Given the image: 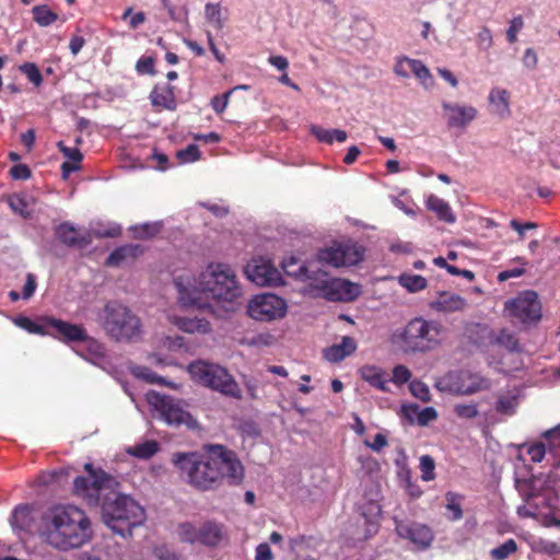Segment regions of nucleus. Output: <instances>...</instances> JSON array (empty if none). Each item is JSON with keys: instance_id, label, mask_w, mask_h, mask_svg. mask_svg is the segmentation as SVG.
I'll use <instances>...</instances> for the list:
<instances>
[{"instance_id": "nucleus-1", "label": "nucleus", "mask_w": 560, "mask_h": 560, "mask_svg": "<svg viewBox=\"0 0 560 560\" xmlns=\"http://www.w3.org/2000/svg\"><path fill=\"white\" fill-rule=\"evenodd\" d=\"M88 476H79L73 481L74 493L90 505L101 504V516L113 533L126 538L132 528L145 521L144 509L131 497L115 490L118 482L103 469H95L91 463L84 465Z\"/></svg>"}, {"instance_id": "nucleus-2", "label": "nucleus", "mask_w": 560, "mask_h": 560, "mask_svg": "<svg viewBox=\"0 0 560 560\" xmlns=\"http://www.w3.org/2000/svg\"><path fill=\"white\" fill-rule=\"evenodd\" d=\"M177 300L184 308L215 313L211 302L224 311H233L242 296V287L234 269L224 262L211 261L196 276L183 270L173 277Z\"/></svg>"}, {"instance_id": "nucleus-3", "label": "nucleus", "mask_w": 560, "mask_h": 560, "mask_svg": "<svg viewBox=\"0 0 560 560\" xmlns=\"http://www.w3.org/2000/svg\"><path fill=\"white\" fill-rule=\"evenodd\" d=\"M173 464L182 477L200 490L218 487L223 480L238 485L244 478V468L235 453L222 445L211 446L209 454L176 453Z\"/></svg>"}, {"instance_id": "nucleus-4", "label": "nucleus", "mask_w": 560, "mask_h": 560, "mask_svg": "<svg viewBox=\"0 0 560 560\" xmlns=\"http://www.w3.org/2000/svg\"><path fill=\"white\" fill-rule=\"evenodd\" d=\"M38 533L47 545L62 552L79 549L93 539L90 517L73 504L49 508L42 515Z\"/></svg>"}, {"instance_id": "nucleus-5", "label": "nucleus", "mask_w": 560, "mask_h": 560, "mask_svg": "<svg viewBox=\"0 0 560 560\" xmlns=\"http://www.w3.org/2000/svg\"><path fill=\"white\" fill-rule=\"evenodd\" d=\"M526 470L524 466L522 469H516L514 474L515 488L524 501V504L517 508V514L547 518L559 503L556 480L544 474L527 477L522 472Z\"/></svg>"}, {"instance_id": "nucleus-6", "label": "nucleus", "mask_w": 560, "mask_h": 560, "mask_svg": "<svg viewBox=\"0 0 560 560\" xmlns=\"http://www.w3.org/2000/svg\"><path fill=\"white\" fill-rule=\"evenodd\" d=\"M188 373L191 378L223 396L234 399H242V389L230 372L215 363L203 360L194 361L188 365Z\"/></svg>"}, {"instance_id": "nucleus-7", "label": "nucleus", "mask_w": 560, "mask_h": 560, "mask_svg": "<svg viewBox=\"0 0 560 560\" xmlns=\"http://www.w3.org/2000/svg\"><path fill=\"white\" fill-rule=\"evenodd\" d=\"M443 332L444 327L441 323L415 317L404 327L399 338L406 351L427 352L441 343Z\"/></svg>"}, {"instance_id": "nucleus-8", "label": "nucleus", "mask_w": 560, "mask_h": 560, "mask_svg": "<svg viewBox=\"0 0 560 560\" xmlns=\"http://www.w3.org/2000/svg\"><path fill=\"white\" fill-rule=\"evenodd\" d=\"M102 326L115 340H132L140 336V319L126 306L108 302L101 315Z\"/></svg>"}, {"instance_id": "nucleus-9", "label": "nucleus", "mask_w": 560, "mask_h": 560, "mask_svg": "<svg viewBox=\"0 0 560 560\" xmlns=\"http://www.w3.org/2000/svg\"><path fill=\"white\" fill-rule=\"evenodd\" d=\"M145 397L149 406L158 411L161 419L168 425H186L189 429L197 427V420L183 407L179 400L154 390H150Z\"/></svg>"}, {"instance_id": "nucleus-10", "label": "nucleus", "mask_w": 560, "mask_h": 560, "mask_svg": "<svg viewBox=\"0 0 560 560\" xmlns=\"http://www.w3.org/2000/svg\"><path fill=\"white\" fill-rule=\"evenodd\" d=\"M364 254L365 248L357 242H336L331 246L318 250L317 264L334 268L351 267L360 264Z\"/></svg>"}, {"instance_id": "nucleus-11", "label": "nucleus", "mask_w": 560, "mask_h": 560, "mask_svg": "<svg viewBox=\"0 0 560 560\" xmlns=\"http://www.w3.org/2000/svg\"><path fill=\"white\" fill-rule=\"evenodd\" d=\"M312 283L318 289L320 296L331 302H351L362 292L360 284L345 279L327 278L322 269L318 279Z\"/></svg>"}, {"instance_id": "nucleus-12", "label": "nucleus", "mask_w": 560, "mask_h": 560, "mask_svg": "<svg viewBox=\"0 0 560 560\" xmlns=\"http://www.w3.org/2000/svg\"><path fill=\"white\" fill-rule=\"evenodd\" d=\"M287 302L272 293L257 294L247 304V314L258 322H272L287 314Z\"/></svg>"}, {"instance_id": "nucleus-13", "label": "nucleus", "mask_w": 560, "mask_h": 560, "mask_svg": "<svg viewBox=\"0 0 560 560\" xmlns=\"http://www.w3.org/2000/svg\"><path fill=\"white\" fill-rule=\"evenodd\" d=\"M509 316L524 325L535 324L541 318V304L535 291L521 292L516 298L505 302Z\"/></svg>"}, {"instance_id": "nucleus-14", "label": "nucleus", "mask_w": 560, "mask_h": 560, "mask_svg": "<svg viewBox=\"0 0 560 560\" xmlns=\"http://www.w3.org/2000/svg\"><path fill=\"white\" fill-rule=\"evenodd\" d=\"M393 521L395 532L399 538L407 540L418 550H427L430 548L434 540V534L431 527L416 521L404 520L397 516H395Z\"/></svg>"}, {"instance_id": "nucleus-15", "label": "nucleus", "mask_w": 560, "mask_h": 560, "mask_svg": "<svg viewBox=\"0 0 560 560\" xmlns=\"http://www.w3.org/2000/svg\"><path fill=\"white\" fill-rule=\"evenodd\" d=\"M444 382L448 390L457 395H472L487 390L491 386V382L488 378L478 373L464 370L448 373Z\"/></svg>"}, {"instance_id": "nucleus-16", "label": "nucleus", "mask_w": 560, "mask_h": 560, "mask_svg": "<svg viewBox=\"0 0 560 560\" xmlns=\"http://www.w3.org/2000/svg\"><path fill=\"white\" fill-rule=\"evenodd\" d=\"M247 278L260 287H276L283 283L281 272L268 260H253L245 268Z\"/></svg>"}, {"instance_id": "nucleus-17", "label": "nucleus", "mask_w": 560, "mask_h": 560, "mask_svg": "<svg viewBox=\"0 0 560 560\" xmlns=\"http://www.w3.org/2000/svg\"><path fill=\"white\" fill-rule=\"evenodd\" d=\"M44 323L48 327V329H54V332L51 335L55 338L66 343L78 342L88 339L86 330L80 325L49 316L44 317Z\"/></svg>"}, {"instance_id": "nucleus-18", "label": "nucleus", "mask_w": 560, "mask_h": 560, "mask_svg": "<svg viewBox=\"0 0 560 560\" xmlns=\"http://www.w3.org/2000/svg\"><path fill=\"white\" fill-rule=\"evenodd\" d=\"M281 266L285 275L302 281L313 282V280L318 279V275L320 273V268L317 266V262L310 261L305 264L295 257L284 259Z\"/></svg>"}, {"instance_id": "nucleus-19", "label": "nucleus", "mask_w": 560, "mask_h": 560, "mask_svg": "<svg viewBox=\"0 0 560 560\" xmlns=\"http://www.w3.org/2000/svg\"><path fill=\"white\" fill-rule=\"evenodd\" d=\"M442 107L447 113V125L450 128L464 129L477 117V109L470 105L444 102Z\"/></svg>"}, {"instance_id": "nucleus-20", "label": "nucleus", "mask_w": 560, "mask_h": 560, "mask_svg": "<svg viewBox=\"0 0 560 560\" xmlns=\"http://www.w3.org/2000/svg\"><path fill=\"white\" fill-rule=\"evenodd\" d=\"M56 236L58 240L71 248H85L92 242L89 232L80 233L74 224L62 222L56 228Z\"/></svg>"}, {"instance_id": "nucleus-21", "label": "nucleus", "mask_w": 560, "mask_h": 560, "mask_svg": "<svg viewBox=\"0 0 560 560\" xmlns=\"http://www.w3.org/2000/svg\"><path fill=\"white\" fill-rule=\"evenodd\" d=\"M226 538V530L223 524L207 521L199 527V544L206 547H217Z\"/></svg>"}, {"instance_id": "nucleus-22", "label": "nucleus", "mask_w": 560, "mask_h": 560, "mask_svg": "<svg viewBox=\"0 0 560 560\" xmlns=\"http://www.w3.org/2000/svg\"><path fill=\"white\" fill-rule=\"evenodd\" d=\"M357 350V342L350 336H343L339 343L326 348L324 358L331 363H337L352 354Z\"/></svg>"}, {"instance_id": "nucleus-23", "label": "nucleus", "mask_w": 560, "mask_h": 560, "mask_svg": "<svg viewBox=\"0 0 560 560\" xmlns=\"http://www.w3.org/2000/svg\"><path fill=\"white\" fill-rule=\"evenodd\" d=\"M488 101L491 106L492 114L501 119H505L511 116L510 93L508 90L501 88L491 89Z\"/></svg>"}, {"instance_id": "nucleus-24", "label": "nucleus", "mask_w": 560, "mask_h": 560, "mask_svg": "<svg viewBox=\"0 0 560 560\" xmlns=\"http://www.w3.org/2000/svg\"><path fill=\"white\" fill-rule=\"evenodd\" d=\"M150 101L153 106L162 107L168 110L176 109L174 88L167 83L162 86H154L150 93Z\"/></svg>"}, {"instance_id": "nucleus-25", "label": "nucleus", "mask_w": 560, "mask_h": 560, "mask_svg": "<svg viewBox=\"0 0 560 560\" xmlns=\"http://www.w3.org/2000/svg\"><path fill=\"white\" fill-rule=\"evenodd\" d=\"M368 510L370 516L366 515L365 512L361 514L359 523L364 527L363 534L358 535L359 540H366L377 534L380 524L377 522V516L381 514V508L378 504L370 503L368 505Z\"/></svg>"}, {"instance_id": "nucleus-26", "label": "nucleus", "mask_w": 560, "mask_h": 560, "mask_svg": "<svg viewBox=\"0 0 560 560\" xmlns=\"http://www.w3.org/2000/svg\"><path fill=\"white\" fill-rule=\"evenodd\" d=\"M521 400V389L512 388L504 393L499 394L497 402H495V411L505 415L512 416L516 412V409L520 405Z\"/></svg>"}, {"instance_id": "nucleus-27", "label": "nucleus", "mask_w": 560, "mask_h": 560, "mask_svg": "<svg viewBox=\"0 0 560 560\" xmlns=\"http://www.w3.org/2000/svg\"><path fill=\"white\" fill-rule=\"evenodd\" d=\"M360 375L362 380L369 383L371 386L382 392H388L387 384L389 378L381 368L375 365H364L360 369Z\"/></svg>"}, {"instance_id": "nucleus-28", "label": "nucleus", "mask_w": 560, "mask_h": 560, "mask_svg": "<svg viewBox=\"0 0 560 560\" xmlns=\"http://www.w3.org/2000/svg\"><path fill=\"white\" fill-rule=\"evenodd\" d=\"M10 524L14 532H27L33 524L32 508L28 504H21L14 508Z\"/></svg>"}, {"instance_id": "nucleus-29", "label": "nucleus", "mask_w": 560, "mask_h": 560, "mask_svg": "<svg viewBox=\"0 0 560 560\" xmlns=\"http://www.w3.org/2000/svg\"><path fill=\"white\" fill-rule=\"evenodd\" d=\"M427 208L434 212L439 220L444 221L446 223H454L456 221V217L454 215L450 205L444 199L430 195L425 200Z\"/></svg>"}, {"instance_id": "nucleus-30", "label": "nucleus", "mask_w": 560, "mask_h": 560, "mask_svg": "<svg viewBox=\"0 0 560 560\" xmlns=\"http://www.w3.org/2000/svg\"><path fill=\"white\" fill-rule=\"evenodd\" d=\"M142 253L140 245H124L115 248L106 258L105 265L108 267H117L127 258H135Z\"/></svg>"}, {"instance_id": "nucleus-31", "label": "nucleus", "mask_w": 560, "mask_h": 560, "mask_svg": "<svg viewBox=\"0 0 560 560\" xmlns=\"http://www.w3.org/2000/svg\"><path fill=\"white\" fill-rule=\"evenodd\" d=\"M177 326L180 330L188 334H209L212 329L209 320L199 317H179Z\"/></svg>"}, {"instance_id": "nucleus-32", "label": "nucleus", "mask_w": 560, "mask_h": 560, "mask_svg": "<svg viewBox=\"0 0 560 560\" xmlns=\"http://www.w3.org/2000/svg\"><path fill=\"white\" fill-rule=\"evenodd\" d=\"M310 131L319 142L327 144H332L335 141L342 143L348 139V133L340 129H325L320 126L312 125Z\"/></svg>"}, {"instance_id": "nucleus-33", "label": "nucleus", "mask_w": 560, "mask_h": 560, "mask_svg": "<svg viewBox=\"0 0 560 560\" xmlns=\"http://www.w3.org/2000/svg\"><path fill=\"white\" fill-rule=\"evenodd\" d=\"M466 305L465 299L458 294L442 293L434 303V307L441 312L462 311Z\"/></svg>"}, {"instance_id": "nucleus-34", "label": "nucleus", "mask_w": 560, "mask_h": 560, "mask_svg": "<svg viewBox=\"0 0 560 560\" xmlns=\"http://www.w3.org/2000/svg\"><path fill=\"white\" fill-rule=\"evenodd\" d=\"M120 233L121 226L118 223L98 221L91 228L90 234H93L96 238H105L117 237Z\"/></svg>"}, {"instance_id": "nucleus-35", "label": "nucleus", "mask_w": 560, "mask_h": 560, "mask_svg": "<svg viewBox=\"0 0 560 560\" xmlns=\"http://www.w3.org/2000/svg\"><path fill=\"white\" fill-rule=\"evenodd\" d=\"M398 282L409 292L421 291L428 284L427 279L424 277L412 273H401L398 277Z\"/></svg>"}, {"instance_id": "nucleus-36", "label": "nucleus", "mask_w": 560, "mask_h": 560, "mask_svg": "<svg viewBox=\"0 0 560 560\" xmlns=\"http://www.w3.org/2000/svg\"><path fill=\"white\" fill-rule=\"evenodd\" d=\"M34 21L43 27L51 25L57 21L58 15L52 12L46 4L35 5L32 9Z\"/></svg>"}, {"instance_id": "nucleus-37", "label": "nucleus", "mask_w": 560, "mask_h": 560, "mask_svg": "<svg viewBox=\"0 0 560 560\" xmlns=\"http://www.w3.org/2000/svg\"><path fill=\"white\" fill-rule=\"evenodd\" d=\"M13 323L18 327H20L31 334H37V335L50 334L48 331V327L44 323V318L42 319V324H37V323L33 322L31 318L21 315V316L14 317Z\"/></svg>"}, {"instance_id": "nucleus-38", "label": "nucleus", "mask_w": 560, "mask_h": 560, "mask_svg": "<svg viewBox=\"0 0 560 560\" xmlns=\"http://www.w3.org/2000/svg\"><path fill=\"white\" fill-rule=\"evenodd\" d=\"M517 551V542L513 539H506L503 544L492 548L490 556L493 560H506Z\"/></svg>"}, {"instance_id": "nucleus-39", "label": "nucleus", "mask_w": 560, "mask_h": 560, "mask_svg": "<svg viewBox=\"0 0 560 560\" xmlns=\"http://www.w3.org/2000/svg\"><path fill=\"white\" fill-rule=\"evenodd\" d=\"M205 14L208 22L215 28L222 30L225 19L222 15V10L219 3H208L205 8Z\"/></svg>"}, {"instance_id": "nucleus-40", "label": "nucleus", "mask_w": 560, "mask_h": 560, "mask_svg": "<svg viewBox=\"0 0 560 560\" xmlns=\"http://www.w3.org/2000/svg\"><path fill=\"white\" fill-rule=\"evenodd\" d=\"M446 510L450 512L448 518L451 521H458L463 517V510L460 500L463 497L458 493L447 492L446 495Z\"/></svg>"}, {"instance_id": "nucleus-41", "label": "nucleus", "mask_w": 560, "mask_h": 560, "mask_svg": "<svg viewBox=\"0 0 560 560\" xmlns=\"http://www.w3.org/2000/svg\"><path fill=\"white\" fill-rule=\"evenodd\" d=\"M159 451V443L155 441H145L141 444L135 445L131 450H129V453L137 457L142 459H148L152 457L154 454H156Z\"/></svg>"}, {"instance_id": "nucleus-42", "label": "nucleus", "mask_w": 560, "mask_h": 560, "mask_svg": "<svg viewBox=\"0 0 560 560\" xmlns=\"http://www.w3.org/2000/svg\"><path fill=\"white\" fill-rule=\"evenodd\" d=\"M135 376L138 378L144 380L148 383L151 384H165L167 386H172L171 382H166L162 376H159L155 372H153L151 369L145 366H136L132 370Z\"/></svg>"}, {"instance_id": "nucleus-43", "label": "nucleus", "mask_w": 560, "mask_h": 560, "mask_svg": "<svg viewBox=\"0 0 560 560\" xmlns=\"http://www.w3.org/2000/svg\"><path fill=\"white\" fill-rule=\"evenodd\" d=\"M179 539L187 544L199 542V528H196L191 523L185 522L178 525Z\"/></svg>"}, {"instance_id": "nucleus-44", "label": "nucleus", "mask_w": 560, "mask_h": 560, "mask_svg": "<svg viewBox=\"0 0 560 560\" xmlns=\"http://www.w3.org/2000/svg\"><path fill=\"white\" fill-rule=\"evenodd\" d=\"M238 89L246 90V89H248V86L247 85H238V86H235L234 89L229 90L228 92H225L222 95H215L211 100V107H212V109L217 114H222L225 110V108L228 107L230 96L232 95V93L235 90H238Z\"/></svg>"}, {"instance_id": "nucleus-45", "label": "nucleus", "mask_w": 560, "mask_h": 560, "mask_svg": "<svg viewBox=\"0 0 560 560\" xmlns=\"http://www.w3.org/2000/svg\"><path fill=\"white\" fill-rule=\"evenodd\" d=\"M494 341L506 348L509 351H517L518 350V341L515 335L506 329H502L495 336Z\"/></svg>"}, {"instance_id": "nucleus-46", "label": "nucleus", "mask_w": 560, "mask_h": 560, "mask_svg": "<svg viewBox=\"0 0 560 560\" xmlns=\"http://www.w3.org/2000/svg\"><path fill=\"white\" fill-rule=\"evenodd\" d=\"M176 156L180 163H192L200 159V151L197 144H188L185 149L178 150Z\"/></svg>"}, {"instance_id": "nucleus-47", "label": "nucleus", "mask_w": 560, "mask_h": 560, "mask_svg": "<svg viewBox=\"0 0 560 560\" xmlns=\"http://www.w3.org/2000/svg\"><path fill=\"white\" fill-rule=\"evenodd\" d=\"M435 463L430 455H422L420 457V470L423 481H431L435 478L434 474Z\"/></svg>"}, {"instance_id": "nucleus-48", "label": "nucleus", "mask_w": 560, "mask_h": 560, "mask_svg": "<svg viewBox=\"0 0 560 560\" xmlns=\"http://www.w3.org/2000/svg\"><path fill=\"white\" fill-rule=\"evenodd\" d=\"M20 71L24 73L34 85L39 86L42 84L43 75L35 63L25 62L20 66Z\"/></svg>"}, {"instance_id": "nucleus-49", "label": "nucleus", "mask_w": 560, "mask_h": 560, "mask_svg": "<svg viewBox=\"0 0 560 560\" xmlns=\"http://www.w3.org/2000/svg\"><path fill=\"white\" fill-rule=\"evenodd\" d=\"M515 260L517 262H520L521 266L520 267H515V268H510V269H506V270H503V271L499 272L498 281L504 282V281H506L510 278H517V277H521V276H523L525 273L524 267L527 265V261L525 260V258L516 257Z\"/></svg>"}, {"instance_id": "nucleus-50", "label": "nucleus", "mask_w": 560, "mask_h": 560, "mask_svg": "<svg viewBox=\"0 0 560 560\" xmlns=\"http://www.w3.org/2000/svg\"><path fill=\"white\" fill-rule=\"evenodd\" d=\"M410 71L425 86H427L428 81L432 80V77H431V73H430L429 69L420 60L412 59Z\"/></svg>"}, {"instance_id": "nucleus-51", "label": "nucleus", "mask_w": 560, "mask_h": 560, "mask_svg": "<svg viewBox=\"0 0 560 560\" xmlns=\"http://www.w3.org/2000/svg\"><path fill=\"white\" fill-rule=\"evenodd\" d=\"M58 150L62 153V155L72 164L80 165V162L83 159V154L78 148H70L65 144L63 141H59L57 143Z\"/></svg>"}, {"instance_id": "nucleus-52", "label": "nucleus", "mask_w": 560, "mask_h": 560, "mask_svg": "<svg viewBox=\"0 0 560 560\" xmlns=\"http://www.w3.org/2000/svg\"><path fill=\"white\" fill-rule=\"evenodd\" d=\"M161 224L158 222L154 223H144L141 225H137L132 228V231L135 232V235L137 237L145 238V237H152L156 235L160 232Z\"/></svg>"}, {"instance_id": "nucleus-53", "label": "nucleus", "mask_w": 560, "mask_h": 560, "mask_svg": "<svg viewBox=\"0 0 560 560\" xmlns=\"http://www.w3.org/2000/svg\"><path fill=\"white\" fill-rule=\"evenodd\" d=\"M454 413L460 419H474L478 416V407L476 404H456Z\"/></svg>"}, {"instance_id": "nucleus-54", "label": "nucleus", "mask_w": 560, "mask_h": 560, "mask_svg": "<svg viewBox=\"0 0 560 560\" xmlns=\"http://www.w3.org/2000/svg\"><path fill=\"white\" fill-rule=\"evenodd\" d=\"M493 44V37L490 28L482 26L477 34V45L480 50H489Z\"/></svg>"}, {"instance_id": "nucleus-55", "label": "nucleus", "mask_w": 560, "mask_h": 560, "mask_svg": "<svg viewBox=\"0 0 560 560\" xmlns=\"http://www.w3.org/2000/svg\"><path fill=\"white\" fill-rule=\"evenodd\" d=\"M409 388L411 394L420 400L428 401L430 399L429 387L423 382L413 381L410 383Z\"/></svg>"}, {"instance_id": "nucleus-56", "label": "nucleus", "mask_w": 560, "mask_h": 560, "mask_svg": "<svg viewBox=\"0 0 560 560\" xmlns=\"http://www.w3.org/2000/svg\"><path fill=\"white\" fill-rule=\"evenodd\" d=\"M411 61L412 59L408 57L398 58L394 67V72L401 78H409L411 73Z\"/></svg>"}, {"instance_id": "nucleus-57", "label": "nucleus", "mask_w": 560, "mask_h": 560, "mask_svg": "<svg viewBox=\"0 0 560 560\" xmlns=\"http://www.w3.org/2000/svg\"><path fill=\"white\" fill-rule=\"evenodd\" d=\"M136 70L140 74H153L154 73V60L152 57L142 56L136 63Z\"/></svg>"}, {"instance_id": "nucleus-58", "label": "nucleus", "mask_w": 560, "mask_h": 560, "mask_svg": "<svg viewBox=\"0 0 560 560\" xmlns=\"http://www.w3.org/2000/svg\"><path fill=\"white\" fill-rule=\"evenodd\" d=\"M524 25L522 16H515L510 22V26L506 31V38L512 44L516 40L517 33L522 30Z\"/></svg>"}, {"instance_id": "nucleus-59", "label": "nucleus", "mask_w": 560, "mask_h": 560, "mask_svg": "<svg viewBox=\"0 0 560 560\" xmlns=\"http://www.w3.org/2000/svg\"><path fill=\"white\" fill-rule=\"evenodd\" d=\"M10 175L13 179L25 180L31 177L32 173L26 164H15L11 167Z\"/></svg>"}, {"instance_id": "nucleus-60", "label": "nucleus", "mask_w": 560, "mask_h": 560, "mask_svg": "<svg viewBox=\"0 0 560 560\" xmlns=\"http://www.w3.org/2000/svg\"><path fill=\"white\" fill-rule=\"evenodd\" d=\"M411 377L410 371L405 365H397L393 370L392 381L396 384H405Z\"/></svg>"}, {"instance_id": "nucleus-61", "label": "nucleus", "mask_w": 560, "mask_h": 560, "mask_svg": "<svg viewBox=\"0 0 560 560\" xmlns=\"http://www.w3.org/2000/svg\"><path fill=\"white\" fill-rule=\"evenodd\" d=\"M527 454L530 456V460L534 463H540L546 454L544 443H535L527 447Z\"/></svg>"}, {"instance_id": "nucleus-62", "label": "nucleus", "mask_w": 560, "mask_h": 560, "mask_svg": "<svg viewBox=\"0 0 560 560\" xmlns=\"http://www.w3.org/2000/svg\"><path fill=\"white\" fill-rule=\"evenodd\" d=\"M438 412L433 407L420 408L417 423L419 425H427L429 422L436 419Z\"/></svg>"}, {"instance_id": "nucleus-63", "label": "nucleus", "mask_w": 560, "mask_h": 560, "mask_svg": "<svg viewBox=\"0 0 560 560\" xmlns=\"http://www.w3.org/2000/svg\"><path fill=\"white\" fill-rule=\"evenodd\" d=\"M419 411L420 407L416 404L404 405L401 407V415L408 420L409 423H415L418 421Z\"/></svg>"}, {"instance_id": "nucleus-64", "label": "nucleus", "mask_w": 560, "mask_h": 560, "mask_svg": "<svg viewBox=\"0 0 560 560\" xmlns=\"http://www.w3.org/2000/svg\"><path fill=\"white\" fill-rule=\"evenodd\" d=\"M273 555L267 542H261L256 547L255 560H272Z\"/></svg>"}]
</instances>
